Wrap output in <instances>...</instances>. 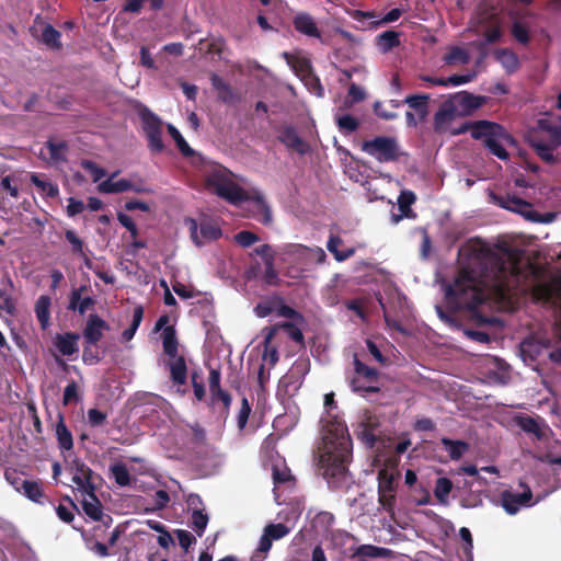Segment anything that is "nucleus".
<instances>
[{
	"label": "nucleus",
	"instance_id": "f257e3e1",
	"mask_svg": "<svg viewBox=\"0 0 561 561\" xmlns=\"http://www.w3.org/2000/svg\"><path fill=\"white\" fill-rule=\"evenodd\" d=\"M517 277V268L504 255L481 244L473 249L471 262L447 287L446 298L456 309L468 311L477 325L492 324L495 319L480 312L478 307L489 298L500 302L510 300Z\"/></svg>",
	"mask_w": 561,
	"mask_h": 561
},
{
	"label": "nucleus",
	"instance_id": "f03ea898",
	"mask_svg": "<svg viewBox=\"0 0 561 561\" xmlns=\"http://www.w3.org/2000/svg\"><path fill=\"white\" fill-rule=\"evenodd\" d=\"M352 458V440L344 422L334 420L327 430L323 451L319 458V471L332 490L347 489L352 483L348 463Z\"/></svg>",
	"mask_w": 561,
	"mask_h": 561
},
{
	"label": "nucleus",
	"instance_id": "7ed1b4c3",
	"mask_svg": "<svg viewBox=\"0 0 561 561\" xmlns=\"http://www.w3.org/2000/svg\"><path fill=\"white\" fill-rule=\"evenodd\" d=\"M468 130L471 131L473 139L482 140L493 156L501 160L508 159L510 154L504 148V144L513 142L514 139L502 125L489 121L463 123L453 134L459 135Z\"/></svg>",
	"mask_w": 561,
	"mask_h": 561
},
{
	"label": "nucleus",
	"instance_id": "20e7f679",
	"mask_svg": "<svg viewBox=\"0 0 561 561\" xmlns=\"http://www.w3.org/2000/svg\"><path fill=\"white\" fill-rule=\"evenodd\" d=\"M205 183L209 191L231 204L237 205L249 199L247 191L233 182L232 173L220 164L210 165L206 170Z\"/></svg>",
	"mask_w": 561,
	"mask_h": 561
},
{
	"label": "nucleus",
	"instance_id": "39448f33",
	"mask_svg": "<svg viewBox=\"0 0 561 561\" xmlns=\"http://www.w3.org/2000/svg\"><path fill=\"white\" fill-rule=\"evenodd\" d=\"M163 353L168 356L165 366L170 371V379L175 386H183L187 381V365L183 355L179 354V341L174 327L167 325L162 331Z\"/></svg>",
	"mask_w": 561,
	"mask_h": 561
},
{
	"label": "nucleus",
	"instance_id": "423d86ee",
	"mask_svg": "<svg viewBox=\"0 0 561 561\" xmlns=\"http://www.w3.org/2000/svg\"><path fill=\"white\" fill-rule=\"evenodd\" d=\"M362 150L379 162L398 161L401 156L397 139L387 136H377L370 140H365Z\"/></svg>",
	"mask_w": 561,
	"mask_h": 561
},
{
	"label": "nucleus",
	"instance_id": "0eeeda50",
	"mask_svg": "<svg viewBox=\"0 0 561 561\" xmlns=\"http://www.w3.org/2000/svg\"><path fill=\"white\" fill-rule=\"evenodd\" d=\"M353 364L355 376L350 379L352 390L354 392L378 393L380 388L373 385L378 380V370L364 364L356 355Z\"/></svg>",
	"mask_w": 561,
	"mask_h": 561
},
{
	"label": "nucleus",
	"instance_id": "6e6552de",
	"mask_svg": "<svg viewBox=\"0 0 561 561\" xmlns=\"http://www.w3.org/2000/svg\"><path fill=\"white\" fill-rule=\"evenodd\" d=\"M282 254L293 262L308 264L311 262L323 263L327 254L321 248H309L298 243H287L280 249Z\"/></svg>",
	"mask_w": 561,
	"mask_h": 561
},
{
	"label": "nucleus",
	"instance_id": "1a4fd4ad",
	"mask_svg": "<svg viewBox=\"0 0 561 561\" xmlns=\"http://www.w3.org/2000/svg\"><path fill=\"white\" fill-rule=\"evenodd\" d=\"M141 121L150 151L153 153L162 152L164 149V144L162 141L161 121L149 110H146L141 113Z\"/></svg>",
	"mask_w": 561,
	"mask_h": 561
},
{
	"label": "nucleus",
	"instance_id": "9d476101",
	"mask_svg": "<svg viewBox=\"0 0 561 561\" xmlns=\"http://www.w3.org/2000/svg\"><path fill=\"white\" fill-rule=\"evenodd\" d=\"M457 110L459 117L472 115L478 108L482 107L488 98L483 95H474L468 91H459L448 95Z\"/></svg>",
	"mask_w": 561,
	"mask_h": 561
},
{
	"label": "nucleus",
	"instance_id": "9b49d317",
	"mask_svg": "<svg viewBox=\"0 0 561 561\" xmlns=\"http://www.w3.org/2000/svg\"><path fill=\"white\" fill-rule=\"evenodd\" d=\"M301 325L302 324L298 323L297 321H293V322L286 321V322H282V323L265 328L263 345L265 346L266 350H268L270 344L272 343V341L275 337L278 330L285 331L287 333V335L296 343H298L300 345H305V337H304V334H302V331L300 328Z\"/></svg>",
	"mask_w": 561,
	"mask_h": 561
},
{
	"label": "nucleus",
	"instance_id": "f8f14e48",
	"mask_svg": "<svg viewBox=\"0 0 561 561\" xmlns=\"http://www.w3.org/2000/svg\"><path fill=\"white\" fill-rule=\"evenodd\" d=\"M533 499L531 490L526 486L524 492L515 493L508 490H505L501 494V503L505 512L510 515L516 514L522 506L529 505V502Z\"/></svg>",
	"mask_w": 561,
	"mask_h": 561
},
{
	"label": "nucleus",
	"instance_id": "ddd939ff",
	"mask_svg": "<svg viewBox=\"0 0 561 561\" xmlns=\"http://www.w3.org/2000/svg\"><path fill=\"white\" fill-rule=\"evenodd\" d=\"M108 329L110 327L105 320L96 313H91L82 331L84 343L98 344L103 339L104 331Z\"/></svg>",
	"mask_w": 561,
	"mask_h": 561
},
{
	"label": "nucleus",
	"instance_id": "4468645a",
	"mask_svg": "<svg viewBox=\"0 0 561 561\" xmlns=\"http://www.w3.org/2000/svg\"><path fill=\"white\" fill-rule=\"evenodd\" d=\"M379 421L374 415H366L365 419L358 423L354 433L356 437L364 443L367 447L373 448L377 443V430Z\"/></svg>",
	"mask_w": 561,
	"mask_h": 561
},
{
	"label": "nucleus",
	"instance_id": "2eb2a0df",
	"mask_svg": "<svg viewBox=\"0 0 561 561\" xmlns=\"http://www.w3.org/2000/svg\"><path fill=\"white\" fill-rule=\"evenodd\" d=\"M85 291H88V287L84 285L73 288L69 295L67 309L78 312L80 316H84L89 309H92L96 301L91 296L83 297L82 294Z\"/></svg>",
	"mask_w": 561,
	"mask_h": 561
},
{
	"label": "nucleus",
	"instance_id": "dca6fc26",
	"mask_svg": "<svg viewBox=\"0 0 561 561\" xmlns=\"http://www.w3.org/2000/svg\"><path fill=\"white\" fill-rule=\"evenodd\" d=\"M459 117L454 103L449 96L439 105L437 112L434 115V130L436 133L447 131L448 125L456 118Z\"/></svg>",
	"mask_w": 561,
	"mask_h": 561
},
{
	"label": "nucleus",
	"instance_id": "f3484780",
	"mask_svg": "<svg viewBox=\"0 0 561 561\" xmlns=\"http://www.w3.org/2000/svg\"><path fill=\"white\" fill-rule=\"evenodd\" d=\"M70 471L73 472L72 482L80 491L95 486L93 483V471L80 459H75L70 465Z\"/></svg>",
	"mask_w": 561,
	"mask_h": 561
},
{
	"label": "nucleus",
	"instance_id": "a211bd4d",
	"mask_svg": "<svg viewBox=\"0 0 561 561\" xmlns=\"http://www.w3.org/2000/svg\"><path fill=\"white\" fill-rule=\"evenodd\" d=\"M278 140L299 154H306L309 151V145L298 135L294 126L284 127L278 135Z\"/></svg>",
	"mask_w": 561,
	"mask_h": 561
},
{
	"label": "nucleus",
	"instance_id": "6ab92c4d",
	"mask_svg": "<svg viewBox=\"0 0 561 561\" xmlns=\"http://www.w3.org/2000/svg\"><path fill=\"white\" fill-rule=\"evenodd\" d=\"M527 140L531 148L536 151L537 156L545 161L546 163L553 164L556 163V157L553 154V150L558 146H553L551 142H546L538 136L537 131H530Z\"/></svg>",
	"mask_w": 561,
	"mask_h": 561
},
{
	"label": "nucleus",
	"instance_id": "aec40b11",
	"mask_svg": "<svg viewBox=\"0 0 561 561\" xmlns=\"http://www.w3.org/2000/svg\"><path fill=\"white\" fill-rule=\"evenodd\" d=\"M80 334L77 332L57 333L54 337V346L62 356H72L79 352L78 341Z\"/></svg>",
	"mask_w": 561,
	"mask_h": 561
},
{
	"label": "nucleus",
	"instance_id": "412c9836",
	"mask_svg": "<svg viewBox=\"0 0 561 561\" xmlns=\"http://www.w3.org/2000/svg\"><path fill=\"white\" fill-rule=\"evenodd\" d=\"M82 492L89 496V500L82 501V508L84 513L93 520H102V504L95 494V486H89V489L83 490Z\"/></svg>",
	"mask_w": 561,
	"mask_h": 561
},
{
	"label": "nucleus",
	"instance_id": "4be33fe9",
	"mask_svg": "<svg viewBox=\"0 0 561 561\" xmlns=\"http://www.w3.org/2000/svg\"><path fill=\"white\" fill-rule=\"evenodd\" d=\"M494 199H495L496 204L499 206H501L502 208L522 214L525 217H526V214L528 213V210H531L530 209L531 205L528 202H526L515 195L507 194L505 196H494Z\"/></svg>",
	"mask_w": 561,
	"mask_h": 561
},
{
	"label": "nucleus",
	"instance_id": "5701e85b",
	"mask_svg": "<svg viewBox=\"0 0 561 561\" xmlns=\"http://www.w3.org/2000/svg\"><path fill=\"white\" fill-rule=\"evenodd\" d=\"M549 340L538 341L534 337H528L520 343V353L525 360L530 359L534 362L540 356L542 350L549 347Z\"/></svg>",
	"mask_w": 561,
	"mask_h": 561
},
{
	"label": "nucleus",
	"instance_id": "b1692460",
	"mask_svg": "<svg viewBox=\"0 0 561 561\" xmlns=\"http://www.w3.org/2000/svg\"><path fill=\"white\" fill-rule=\"evenodd\" d=\"M351 551H352V557L358 558L360 561L383 558L389 554L388 549L373 546V545H360L358 547L352 548Z\"/></svg>",
	"mask_w": 561,
	"mask_h": 561
},
{
	"label": "nucleus",
	"instance_id": "393cba45",
	"mask_svg": "<svg viewBox=\"0 0 561 561\" xmlns=\"http://www.w3.org/2000/svg\"><path fill=\"white\" fill-rule=\"evenodd\" d=\"M516 424L526 433L535 435L538 440L546 439V428L547 426H542L535 417L533 416H518L516 419Z\"/></svg>",
	"mask_w": 561,
	"mask_h": 561
},
{
	"label": "nucleus",
	"instance_id": "a878e982",
	"mask_svg": "<svg viewBox=\"0 0 561 561\" xmlns=\"http://www.w3.org/2000/svg\"><path fill=\"white\" fill-rule=\"evenodd\" d=\"M546 133L549 139V142H551L553 146H560L561 145V126L558 125L551 118H540L537 122V130Z\"/></svg>",
	"mask_w": 561,
	"mask_h": 561
},
{
	"label": "nucleus",
	"instance_id": "bb28decb",
	"mask_svg": "<svg viewBox=\"0 0 561 561\" xmlns=\"http://www.w3.org/2000/svg\"><path fill=\"white\" fill-rule=\"evenodd\" d=\"M294 26L296 31L310 37L320 38L321 33L309 14H298L294 19Z\"/></svg>",
	"mask_w": 561,
	"mask_h": 561
},
{
	"label": "nucleus",
	"instance_id": "cd10ccee",
	"mask_svg": "<svg viewBox=\"0 0 561 561\" xmlns=\"http://www.w3.org/2000/svg\"><path fill=\"white\" fill-rule=\"evenodd\" d=\"M50 305L51 299L47 295H42L35 302V314L43 330H46L50 324Z\"/></svg>",
	"mask_w": 561,
	"mask_h": 561
},
{
	"label": "nucleus",
	"instance_id": "c85d7f7f",
	"mask_svg": "<svg viewBox=\"0 0 561 561\" xmlns=\"http://www.w3.org/2000/svg\"><path fill=\"white\" fill-rule=\"evenodd\" d=\"M430 94H411L404 99V103L416 112L420 119L423 121L428 114Z\"/></svg>",
	"mask_w": 561,
	"mask_h": 561
},
{
	"label": "nucleus",
	"instance_id": "c756f323",
	"mask_svg": "<svg viewBox=\"0 0 561 561\" xmlns=\"http://www.w3.org/2000/svg\"><path fill=\"white\" fill-rule=\"evenodd\" d=\"M56 438L58 442V447L61 450H70L73 447V438L71 432L68 430L64 416L61 414L58 415V422L55 428Z\"/></svg>",
	"mask_w": 561,
	"mask_h": 561
},
{
	"label": "nucleus",
	"instance_id": "7c9ffc66",
	"mask_svg": "<svg viewBox=\"0 0 561 561\" xmlns=\"http://www.w3.org/2000/svg\"><path fill=\"white\" fill-rule=\"evenodd\" d=\"M18 491H22L23 494L32 502L43 504L44 491L41 481L23 480L21 488H16Z\"/></svg>",
	"mask_w": 561,
	"mask_h": 561
},
{
	"label": "nucleus",
	"instance_id": "2f4dec72",
	"mask_svg": "<svg viewBox=\"0 0 561 561\" xmlns=\"http://www.w3.org/2000/svg\"><path fill=\"white\" fill-rule=\"evenodd\" d=\"M343 243V240L335 234H331L327 242V249L331 252L334 259L339 262H343L354 255L355 250L347 248L345 250H339V247Z\"/></svg>",
	"mask_w": 561,
	"mask_h": 561
},
{
	"label": "nucleus",
	"instance_id": "473e14b6",
	"mask_svg": "<svg viewBox=\"0 0 561 561\" xmlns=\"http://www.w3.org/2000/svg\"><path fill=\"white\" fill-rule=\"evenodd\" d=\"M116 175L114 173L110 179L101 182L98 186L99 191L104 194H116L129 191L131 187V181L126 179H121L116 182H113L112 179Z\"/></svg>",
	"mask_w": 561,
	"mask_h": 561
},
{
	"label": "nucleus",
	"instance_id": "72a5a7b5",
	"mask_svg": "<svg viewBox=\"0 0 561 561\" xmlns=\"http://www.w3.org/2000/svg\"><path fill=\"white\" fill-rule=\"evenodd\" d=\"M416 196L412 191H402L398 197V205L401 211L400 216H394V222H398L402 217H415L411 209V205L415 202Z\"/></svg>",
	"mask_w": 561,
	"mask_h": 561
},
{
	"label": "nucleus",
	"instance_id": "f704fd0d",
	"mask_svg": "<svg viewBox=\"0 0 561 561\" xmlns=\"http://www.w3.org/2000/svg\"><path fill=\"white\" fill-rule=\"evenodd\" d=\"M376 45L382 53H388L400 45V35L398 32L388 30L376 37Z\"/></svg>",
	"mask_w": 561,
	"mask_h": 561
},
{
	"label": "nucleus",
	"instance_id": "c9c22d12",
	"mask_svg": "<svg viewBox=\"0 0 561 561\" xmlns=\"http://www.w3.org/2000/svg\"><path fill=\"white\" fill-rule=\"evenodd\" d=\"M440 443L448 451L451 460H459L469 449V444L465 440H454L447 437H443Z\"/></svg>",
	"mask_w": 561,
	"mask_h": 561
},
{
	"label": "nucleus",
	"instance_id": "e433bc0d",
	"mask_svg": "<svg viewBox=\"0 0 561 561\" xmlns=\"http://www.w3.org/2000/svg\"><path fill=\"white\" fill-rule=\"evenodd\" d=\"M31 183L34 184L39 191L41 194L45 197L49 198H56L59 195V188L58 185L50 182L43 180L38 174L32 173L31 174Z\"/></svg>",
	"mask_w": 561,
	"mask_h": 561
},
{
	"label": "nucleus",
	"instance_id": "4c0bfd02",
	"mask_svg": "<svg viewBox=\"0 0 561 561\" xmlns=\"http://www.w3.org/2000/svg\"><path fill=\"white\" fill-rule=\"evenodd\" d=\"M46 148L54 163L65 162L67 160L66 153L68 151V144L66 141H54L49 139L46 141Z\"/></svg>",
	"mask_w": 561,
	"mask_h": 561
},
{
	"label": "nucleus",
	"instance_id": "58836bf2",
	"mask_svg": "<svg viewBox=\"0 0 561 561\" xmlns=\"http://www.w3.org/2000/svg\"><path fill=\"white\" fill-rule=\"evenodd\" d=\"M496 59L511 73L516 71L519 67V61H518L516 54L510 49L497 50Z\"/></svg>",
	"mask_w": 561,
	"mask_h": 561
},
{
	"label": "nucleus",
	"instance_id": "ea45409f",
	"mask_svg": "<svg viewBox=\"0 0 561 561\" xmlns=\"http://www.w3.org/2000/svg\"><path fill=\"white\" fill-rule=\"evenodd\" d=\"M453 490V482L448 478H438L435 483L434 495L440 504L448 502V495Z\"/></svg>",
	"mask_w": 561,
	"mask_h": 561
},
{
	"label": "nucleus",
	"instance_id": "a19ab883",
	"mask_svg": "<svg viewBox=\"0 0 561 561\" xmlns=\"http://www.w3.org/2000/svg\"><path fill=\"white\" fill-rule=\"evenodd\" d=\"M396 474L388 469H381L378 472V491L396 492L397 485L394 483Z\"/></svg>",
	"mask_w": 561,
	"mask_h": 561
},
{
	"label": "nucleus",
	"instance_id": "79ce46f5",
	"mask_svg": "<svg viewBox=\"0 0 561 561\" xmlns=\"http://www.w3.org/2000/svg\"><path fill=\"white\" fill-rule=\"evenodd\" d=\"M110 471L119 486H127L131 482L128 469L124 463H115L110 467Z\"/></svg>",
	"mask_w": 561,
	"mask_h": 561
},
{
	"label": "nucleus",
	"instance_id": "37998d69",
	"mask_svg": "<svg viewBox=\"0 0 561 561\" xmlns=\"http://www.w3.org/2000/svg\"><path fill=\"white\" fill-rule=\"evenodd\" d=\"M168 133L173 138V140L175 141L179 150L181 151V153L184 157H192L194 154V150L188 146V144L183 138V136L181 135V133L179 131V129L176 127H174L173 125L169 124L168 125Z\"/></svg>",
	"mask_w": 561,
	"mask_h": 561
},
{
	"label": "nucleus",
	"instance_id": "c03bdc74",
	"mask_svg": "<svg viewBox=\"0 0 561 561\" xmlns=\"http://www.w3.org/2000/svg\"><path fill=\"white\" fill-rule=\"evenodd\" d=\"M208 520V515L204 513V510L192 512L191 526L198 537H202L204 535Z\"/></svg>",
	"mask_w": 561,
	"mask_h": 561
},
{
	"label": "nucleus",
	"instance_id": "a18cd8bd",
	"mask_svg": "<svg viewBox=\"0 0 561 561\" xmlns=\"http://www.w3.org/2000/svg\"><path fill=\"white\" fill-rule=\"evenodd\" d=\"M336 125L340 131L352 134L358 129L359 121L350 114H345L336 117Z\"/></svg>",
	"mask_w": 561,
	"mask_h": 561
},
{
	"label": "nucleus",
	"instance_id": "49530a36",
	"mask_svg": "<svg viewBox=\"0 0 561 561\" xmlns=\"http://www.w3.org/2000/svg\"><path fill=\"white\" fill-rule=\"evenodd\" d=\"M60 32L57 31L53 25L47 24L42 32V41L44 44L51 48L60 47Z\"/></svg>",
	"mask_w": 561,
	"mask_h": 561
},
{
	"label": "nucleus",
	"instance_id": "de8ad7c7",
	"mask_svg": "<svg viewBox=\"0 0 561 561\" xmlns=\"http://www.w3.org/2000/svg\"><path fill=\"white\" fill-rule=\"evenodd\" d=\"M469 54L461 47L454 46L445 55L444 60L446 64L451 65L455 62L468 64L469 62Z\"/></svg>",
	"mask_w": 561,
	"mask_h": 561
},
{
	"label": "nucleus",
	"instance_id": "09e8293b",
	"mask_svg": "<svg viewBox=\"0 0 561 561\" xmlns=\"http://www.w3.org/2000/svg\"><path fill=\"white\" fill-rule=\"evenodd\" d=\"M264 531L272 540H279L287 536L290 529L285 524L278 523L266 525Z\"/></svg>",
	"mask_w": 561,
	"mask_h": 561
},
{
	"label": "nucleus",
	"instance_id": "8fccbe9b",
	"mask_svg": "<svg viewBox=\"0 0 561 561\" xmlns=\"http://www.w3.org/2000/svg\"><path fill=\"white\" fill-rule=\"evenodd\" d=\"M199 230H201L202 237L205 240L211 241V240H217L221 237V229L217 225H215L210 221L201 222Z\"/></svg>",
	"mask_w": 561,
	"mask_h": 561
},
{
	"label": "nucleus",
	"instance_id": "3c124183",
	"mask_svg": "<svg viewBox=\"0 0 561 561\" xmlns=\"http://www.w3.org/2000/svg\"><path fill=\"white\" fill-rule=\"evenodd\" d=\"M512 35L520 44L527 45L530 42L528 27L518 21L513 23Z\"/></svg>",
	"mask_w": 561,
	"mask_h": 561
},
{
	"label": "nucleus",
	"instance_id": "603ef678",
	"mask_svg": "<svg viewBox=\"0 0 561 561\" xmlns=\"http://www.w3.org/2000/svg\"><path fill=\"white\" fill-rule=\"evenodd\" d=\"M277 314L279 317L289 318L294 321H297L300 324H305L306 322L305 317L299 311L295 310L288 305H280L277 308Z\"/></svg>",
	"mask_w": 561,
	"mask_h": 561
},
{
	"label": "nucleus",
	"instance_id": "864d4df0",
	"mask_svg": "<svg viewBox=\"0 0 561 561\" xmlns=\"http://www.w3.org/2000/svg\"><path fill=\"white\" fill-rule=\"evenodd\" d=\"M234 240L240 247L249 248L259 241V237L254 232L242 230L234 236Z\"/></svg>",
	"mask_w": 561,
	"mask_h": 561
},
{
	"label": "nucleus",
	"instance_id": "5fc2aeb1",
	"mask_svg": "<svg viewBox=\"0 0 561 561\" xmlns=\"http://www.w3.org/2000/svg\"><path fill=\"white\" fill-rule=\"evenodd\" d=\"M77 401H79L78 385L75 380H71L64 390L62 403L68 405Z\"/></svg>",
	"mask_w": 561,
	"mask_h": 561
},
{
	"label": "nucleus",
	"instance_id": "6e6d98bb",
	"mask_svg": "<svg viewBox=\"0 0 561 561\" xmlns=\"http://www.w3.org/2000/svg\"><path fill=\"white\" fill-rule=\"evenodd\" d=\"M0 190L8 192V194L13 198H18L20 194L15 180L11 175H5L1 179Z\"/></svg>",
	"mask_w": 561,
	"mask_h": 561
},
{
	"label": "nucleus",
	"instance_id": "4d7b16f0",
	"mask_svg": "<svg viewBox=\"0 0 561 561\" xmlns=\"http://www.w3.org/2000/svg\"><path fill=\"white\" fill-rule=\"evenodd\" d=\"M65 238L71 244L72 252L75 254L84 255L83 241L76 234L73 230H66Z\"/></svg>",
	"mask_w": 561,
	"mask_h": 561
},
{
	"label": "nucleus",
	"instance_id": "13d9d810",
	"mask_svg": "<svg viewBox=\"0 0 561 561\" xmlns=\"http://www.w3.org/2000/svg\"><path fill=\"white\" fill-rule=\"evenodd\" d=\"M82 168L92 175L93 182L100 181L105 175V170L91 160L82 161Z\"/></svg>",
	"mask_w": 561,
	"mask_h": 561
},
{
	"label": "nucleus",
	"instance_id": "bf43d9fd",
	"mask_svg": "<svg viewBox=\"0 0 561 561\" xmlns=\"http://www.w3.org/2000/svg\"><path fill=\"white\" fill-rule=\"evenodd\" d=\"M96 344H88L84 343L82 360L87 365H93L101 360V357L96 351L93 350V346Z\"/></svg>",
	"mask_w": 561,
	"mask_h": 561
},
{
	"label": "nucleus",
	"instance_id": "052dcab7",
	"mask_svg": "<svg viewBox=\"0 0 561 561\" xmlns=\"http://www.w3.org/2000/svg\"><path fill=\"white\" fill-rule=\"evenodd\" d=\"M250 413H251V405L247 398H242L241 408L238 413V427L240 430H243L245 427Z\"/></svg>",
	"mask_w": 561,
	"mask_h": 561
},
{
	"label": "nucleus",
	"instance_id": "680f3d73",
	"mask_svg": "<svg viewBox=\"0 0 561 561\" xmlns=\"http://www.w3.org/2000/svg\"><path fill=\"white\" fill-rule=\"evenodd\" d=\"M378 501L387 512H392L396 503V492L378 491Z\"/></svg>",
	"mask_w": 561,
	"mask_h": 561
},
{
	"label": "nucleus",
	"instance_id": "e2e57ef3",
	"mask_svg": "<svg viewBox=\"0 0 561 561\" xmlns=\"http://www.w3.org/2000/svg\"><path fill=\"white\" fill-rule=\"evenodd\" d=\"M106 413L99 409H90L88 411V422L92 427L102 426L106 421Z\"/></svg>",
	"mask_w": 561,
	"mask_h": 561
},
{
	"label": "nucleus",
	"instance_id": "0e129e2a",
	"mask_svg": "<svg viewBox=\"0 0 561 561\" xmlns=\"http://www.w3.org/2000/svg\"><path fill=\"white\" fill-rule=\"evenodd\" d=\"M175 535L179 539V545L187 551L188 548L196 542L195 537L187 530L176 529Z\"/></svg>",
	"mask_w": 561,
	"mask_h": 561
},
{
	"label": "nucleus",
	"instance_id": "69168bd1",
	"mask_svg": "<svg viewBox=\"0 0 561 561\" xmlns=\"http://www.w3.org/2000/svg\"><path fill=\"white\" fill-rule=\"evenodd\" d=\"M254 252L262 257L264 265L275 261V253L270 244H262L255 248Z\"/></svg>",
	"mask_w": 561,
	"mask_h": 561
},
{
	"label": "nucleus",
	"instance_id": "338daca9",
	"mask_svg": "<svg viewBox=\"0 0 561 561\" xmlns=\"http://www.w3.org/2000/svg\"><path fill=\"white\" fill-rule=\"evenodd\" d=\"M192 380V387L194 390V396L198 401H203L205 399V386L202 381H198V374L197 371H193L191 375Z\"/></svg>",
	"mask_w": 561,
	"mask_h": 561
},
{
	"label": "nucleus",
	"instance_id": "774afa93",
	"mask_svg": "<svg viewBox=\"0 0 561 561\" xmlns=\"http://www.w3.org/2000/svg\"><path fill=\"white\" fill-rule=\"evenodd\" d=\"M211 397V401L215 403L217 401H221L222 404H224V410H225V413L228 414L229 412V408H230V404H231V396L229 394V392H227L226 390L224 389H220L219 391H216L215 393L210 394Z\"/></svg>",
	"mask_w": 561,
	"mask_h": 561
}]
</instances>
